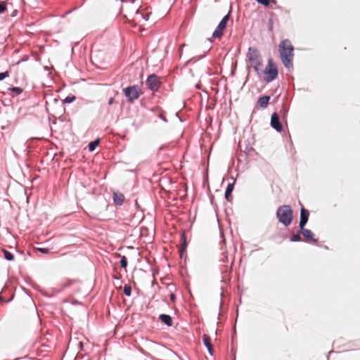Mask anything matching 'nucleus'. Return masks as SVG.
Returning <instances> with one entry per match:
<instances>
[{
  "instance_id": "f257e3e1",
  "label": "nucleus",
  "mask_w": 360,
  "mask_h": 360,
  "mask_svg": "<svg viewBox=\"0 0 360 360\" xmlns=\"http://www.w3.org/2000/svg\"><path fill=\"white\" fill-rule=\"evenodd\" d=\"M281 60L287 69L293 67L294 47L289 39H283L278 46Z\"/></svg>"
},
{
  "instance_id": "f03ea898",
  "label": "nucleus",
  "mask_w": 360,
  "mask_h": 360,
  "mask_svg": "<svg viewBox=\"0 0 360 360\" xmlns=\"http://www.w3.org/2000/svg\"><path fill=\"white\" fill-rule=\"evenodd\" d=\"M276 214L278 222L284 226H288L291 224L293 219V210L290 205H283L279 206Z\"/></svg>"
},
{
  "instance_id": "7ed1b4c3",
  "label": "nucleus",
  "mask_w": 360,
  "mask_h": 360,
  "mask_svg": "<svg viewBox=\"0 0 360 360\" xmlns=\"http://www.w3.org/2000/svg\"><path fill=\"white\" fill-rule=\"evenodd\" d=\"M264 81L267 83L275 80L278 75V68L272 58H269L267 65L264 70Z\"/></svg>"
},
{
  "instance_id": "20e7f679",
  "label": "nucleus",
  "mask_w": 360,
  "mask_h": 360,
  "mask_svg": "<svg viewBox=\"0 0 360 360\" xmlns=\"http://www.w3.org/2000/svg\"><path fill=\"white\" fill-rule=\"evenodd\" d=\"M122 91L127 101L130 103H133L141 94V91L139 90L137 85L127 86L122 89Z\"/></svg>"
},
{
  "instance_id": "39448f33",
  "label": "nucleus",
  "mask_w": 360,
  "mask_h": 360,
  "mask_svg": "<svg viewBox=\"0 0 360 360\" xmlns=\"http://www.w3.org/2000/svg\"><path fill=\"white\" fill-rule=\"evenodd\" d=\"M146 84L149 90L157 91L160 86L161 82L158 76L153 73L148 76Z\"/></svg>"
},
{
  "instance_id": "423d86ee",
  "label": "nucleus",
  "mask_w": 360,
  "mask_h": 360,
  "mask_svg": "<svg viewBox=\"0 0 360 360\" xmlns=\"http://www.w3.org/2000/svg\"><path fill=\"white\" fill-rule=\"evenodd\" d=\"M247 57L248 58L249 61L253 63V64L258 62H262L261 55L258 49L255 46H250L248 48Z\"/></svg>"
},
{
  "instance_id": "0eeeda50",
  "label": "nucleus",
  "mask_w": 360,
  "mask_h": 360,
  "mask_svg": "<svg viewBox=\"0 0 360 360\" xmlns=\"http://www.w3.org/2000/svg\"><path fill=\"white\" fill-rule=\"evenodd\" d=\"M300 229V233L303 236V241L306 243H316L318 241V239L315 238V235L313 232L307 229L302 228Z\"/></svg>"
},
{
  "instance_id": "6e6552de",
  "label": "nucleus",
  "mask_w": 360,
  "mask_h": 360,
  "mask_svg": "<svg viewBox=\"0 0 360 360\" xmlns=\"http://www.w3.org/2000/svg\"><path fill=\"white\" fill-rule=\"evenodd\" d=\"M271 127L276 131L281 132L283 131V125L280 122L279 115L276 112H273L271 117Z\"/></svg>"
},
{
  "instance_id": "1a4fd4ad",
  "label": "nucleus",
  "mask_w": 360,
  "mask_h": 360,
  "mask_svg": "<svg viewBox=\"0 0 360 360\" xmlns=\"http://www.w3.org/2000/svg\"><path fill=\"white\" fill-rule=\"evenodd\" d=\"M300 204L301 205L300 209V221H299V229L304 228L307 225L309 217V212L308 210L305 209L301 202H300Z\"/></svg>"
},
{
  "instance_id": "9d476101",
  "label": "nucleus",
  "mask_w": 360,
  "mask_h": 360,
  "mask_svg": "<svg viewBox=\"0 0 360 360\" xmlns=\"http://www.w3.org/2000/svg\"><path fill=\"white\" fill-rule=\"evenodd\" d=\"M125 197L124 195L119 191H113L112 193V200L113 202L117 206H121L124 201Z\"/></svg>"
},
{
  "instance_id": "9b49d317",
  "label": "nucleus",
  "mask_w": 360,
  "mask_h": 360,
  "mask_svg": "<svg viewBox=\"0 0 360 360\" xmlns=\"http://www.w3.org/2000/svg\"><path fill=\"white\" fill-rule=\"evenodd\" d=\"M270 99L271 96L268 95L259 96L257 101V107L262 109L266 108L269 103Z\"/></svg>"
},
{
  "instance_id": "f8f14e48",
  "label": "nucleus",
  "mask_w": 360,
  "mask_h": 360,
  "mask_svg": "<svg viewBox=\"0 0 360 360\" xmlns=\"http://www.w3.org/2000/svg\"><path fill=\"white\" fill-rule=\"evenodd\" d=\"M202 342H203L204 345L205 346V347L207 348L209 354L211 356H212L214 354V349H213V347H212V345L211 342L210 337L208 335L204 334L202 335Z\"/></svg>"
},
{
  "instance_id": "ddd939ff",
  "label": "nucleus",
  "mask_w": 360,
  "mask_h": 360,
  "mask_svg": "<svg viewBox=\"0 0 360 360\" xmlns=\"http://www.w3.org/2000/svg\"><path fill=\"white\" fill-rule=\"evenodd\" d=\"M159 319L162 323H163L167 326H172L173 324L172 318L170 315L161 314L159 316Z\"/></svg>"
},
{
  "instance_id": "4468645a",
  "label": "nucleus",
  "mask_w": 360,
  "mask_h": 360,
  "mask_svg": "<svg viewBox=\"0 0 360 360\" xmlns=\"http://www.w3.org/2000/svg\"><path fill=\"white\" fill-rule=\"evenodd\" d=\"M231 269H232V267H231V266H229V265H224L221 269V274L223 275L221 276V283H226V274H230L231 272Z\"/></svg>"
},
{
  "instance_id": "2eb2a0df",
  "label": "nucleus",
  "mask_w": 360,
  "mask_h": 360,
  "mask_svg": "<svg viewBox=\"0 0 360 360\" xmlns=\"http://www.w3.org/2000/svg\"><path fill=\"white\" fill-rule=\"evenodd\" d=\"M181 240L182 242V247L179 250V255L181 257H183L184 253L187 248L186 236L185 232L181 234Z\"/></svg>"
},
{
  "instance_id": "dca6fc26",
  "label": "nucleus",
  "mask_w": 360,
  "mask_h": 360,
  "mask_svg": "<svg viewBox=\"0 0 360 360\" xmlns=\"http://www.w3.org/2000/svg\"><path fill=\"white\" fill-rule=\"evenodd\" d=\"M233 188H234L233 183H232V184L229 183L226 188L225 193H224V197L226 199V200L229 202L231 201L230 197L231 196V193L233 191Z\"/></svg>"
},
{
  "instance_id": "f3484780",
  "label": "nucleus",
  "mask_w": 360,
  "mask_h": 360,
  "mask_svg": "<svg viewBox=\"0 0 360 360\" xmlns=\"http://www.w3.org/2000/svg\"><path fill=\"white\" fill-rule=\"evenodd\" d=\"M230 13H231V9L229 10V13L222 18V19L220 20L219 23L218 24V26L226 30V28L227 27L228 21L229 20V18H230Z\"/></svg>"
},
{
  "instance_id": "a211bd4d",
  "label": "nucleus",
  "mask_w": 360,
  "mask_h": 360,
  "mask_svg": "<svg viewBox=\"0 0 360 360\" xmlns=\"http://www.w3.org/2000/svg\"><path fill=\"white\" fill-rule=\"evenodd\" d=\"M230 13H231V9L229 10V13L222 18V19L220 20L219 23L218 24V26L226 30V28L227 27L228 21L229 20V18H230Z\"/></svg>"
},
{
  "instance_id": "6ab92c4d",
  "label": "nucleus",
  "mask_w": 360,
  "mask_h": 360,
  "mask_svg": "<svg viewBox=\"0 0 360 360\" xmlns=\"http://www.w3.org/2000/svg\"><path fill=\"white\" fill-rule=\"evenodd\" d=\"M224 30H225L224 28L217 25L212 33V37L221 39L224 34Z\"/></svg>"
},
{
  "instance_id": "aec40b11",
  "label": "nucleus",
  "mask_w": 360,
  "mask_h": 360,
  "mask_svg": "<svg viewBox=\"0 0 360 360\" xmlns=\"http://www.w3.org/2000/svg\"><path fill=\"white\" fill-rule=\"evenodd\" d=\"M99 143H100L99 139H96L89 142L87 146L89 151L93 152L96 148V147L98 146Z\"/></svg>"
},
{
  "instance_id": "412c9836",
  "label": "nucleus",
  "mask_w": 360,
  "mask_h": 360,
  "mask_svg": "<svg viewBox=\"0 0 360 360\" xmlns=\"http://www.w3.org/2000/svg\"><path fill=\"white\" fill-rule=\"evenodd\" d=\"M301 236H302V235L300 233V229H299V230L297 231V232L296 233L292 235L290 237V241L292 242V243L300 242V241H302Z\"/></svg>"
},
{
  "instance_id": "4be33fe9",
  "label": "nucleus",
  "mask_w": 360,
  "mask_h": 360,
  "mask_svg": "<svg viewBox=\"0 0 360 360\" xmlns=\"http://www.w3.org/2000/svg\"><path fill=\"white\" fill-rule=\"evenodd\" d=\"M2 252L4 254V257L6 260L13 261L14 259V255L11 252H10L6 249H3Z\"/></svg>"
},
{
  "instance_id": "5701e85b",
  "label": "nucleus",
  "mask_w": 360,
  "mask_h": 360,
  "mask_svg": "<svg viewBox=\"0 0 360 360\" xmlns=\"http://www.w3.org/2000/svg\"><path fill=\"white\" fill-rule=\"evenodd\" d=\"M7 89L17 96L21 94L23 91L22 88L19 86H10Z\"/></svg>"
},
{
  "instance_id": "b1692460",
  "label": "nucleus",
  "mask_w": 360,
  "mask_h": 360,
  "mask_svg": "<svg viewBox=\"0 0 360 360\" xmlns=\"http://www.w3.org/2000/svg\"><path fill=\"white\" fill-rule=\"evenodd\" d=\"M118 257H120V266L122 268H124L125 269L127 266V264H128V262H127V258L126 256L123 255L122 256L120 254H117Z\"/></svg>"
},
{
  "instance_id": "393cba45",
  "label": "nucleus",
  "mask_w": 360,
  "mask_h": 360,
  "mask_svg": "<svg viewBox=\"0 0 360 360\" xmlns=\"http://www.w3.org/2000/svg\"><path fill=\"white\" fill-rule=\"evenodd\" d=\"M288 112V109L286 108L284 104H283L278 115H281L283 119H285L287 117Z\"/></svg>"
},
{
  "instance_id": "a878e982",
  "label": "nucleus",
  "mask_w": 360,
  "mask_h": 360,
  "mask_svg": "<svg viewBox=\"0 0 360 360\" xmlns=\"http://www.w3.org/2000/svg\"><path fill=\"white\" fill-rule=\"evenodd\" d=\"M123 292L124 294L129 297L131 295V287L129 284H125L123 288Z\"/></svg>"
},
{
  "instance_id": "bb28decb",
  "label": "nucleus",
  "mask_w": 360,
  "mask_h": 360,
  "mask_svg": "<svg viewBox=\"0 0 360 360\" xmlns=\"http://www.w3.org/2000/svg\"><path fill=\"white\" fill-rule=\"evenodd\" d=\"M76 100V96H74V95H68L67 96L64 100H63V103H71L72 102H74Z\"/></svg>"
},
{
  "instance_id": "cd10ccee",
  "label": "nucleus",
  "mask_w": 360,
  "mask_h": 360,
  "mask_svg": "<svg viewBox=\"0 0 360 360\" xmlns=\"http://www.w3.org/2000/svg\"><path fill=\"white\" fill-rule=\"evenodd\" d=\"M263 65V62H258L255 64H252V68L255 72L257 73L258 75H259V67Z\"/></svg>"
},
{
  "instance_id": "c85d7f7f",
  "label": "nucleus",
  "mask_w": 360,
  "mask_h": 360,
  "mask_svg": "<svg viewBox=\"0 0 360 360\" xmlns=\"http://www.w3.org/2000/svg\"><path fill=\"white\" fill-rule=\"evenodd\" d=\"M7 10L6 3L0 1V14L4 13Z\"/></svg>"
},
{
  "instance_id": "c756f323",
  "label": "nucleus",
  "mask_w": 360,
  "mask_h": 360,
  "mask_svg": "<svg viewBox=\"0 0 360 360\" xmlns=\"http://www.w3.org/2000/svg\"><path fill=\"white\" fill-rule=\"evenodd\" d=\"M256 1L265 7L269 6L271 4L270 0H256Z\"/></svg>"
},
{
  "instance_id": "7c9ffc66",
  "label": "nucleus",
  "mask_w": 360,
  "mask_h": 360,
  "mask_svg": "<svg viewBox=\"0 0 360 360\" xmlns=\"http://www.w3.org/2000/svg\"><path fill=\"white\" fill-rule=\"evenodd\" d=\"M9 73L8 71L0 72V82L8 77Z\"/></svg>"
},
{
  "instance_id": "2f4dec72",
  "label": "nucleus",
  "mask_w": 360,
  "mask_h": 360,
  "mask_svg": "<svg viewBox=\"0 0 360 360\" xmlns=\"http://www.w3.org/2000/svg\"><path fill=\"white\" fill-rule=\"evenodd\" d=\"M37 250L44 255L48 254L50 252V250L46 248H38Z\"/></svg>"
},
{
  "instance_id": "473e14b6",
  "label": "nucleus",
  "mask_w": 360,
  "mask_h": 360,
  "mask_svg": "<svg viewBox=\"0 0 360 360\" xmlns=\"http://www.w3.org/2000/svg\"><path fill=\"white\" fill-rule=\"evenodd\" d=\"M29 56L28 55H25L20 60H19L17 63H16V65H19L21 63H23V62H26L29 60Z\"/></svg>"
},
{
  "instance_id": "72a5a7b5",
  "label": "nucleus",
  "mask_w": 360,
  "mask_h": 360,
  "mask_svg": "<svg viewBox=\"0 0 360 360\" xmlns=\"http://www.w3.org/2000/svg\"><path fill=\"white\" fill-rule=\"evenodd\" d=\"M205 57V55H201V56H195L193 58H192L191 59V61H193L194 63L204 58Z\"/></svg>"
},
{
  "instance_id": "f704fd0d",
  "label": "nucleus",
  "mask_w": 360,
  "mask_h": 360,
  "mask_svg": "<svg viewBox=\"0 0 360 360\" xmlns=\"http://www.w3.org/2000/svg\"><path fill=\"white\" fill-rule=\"evenodd\" d=\"M72 281H68L65 283H64L63 284H62L61 285V290L65 288H68L69 287L71 284H72Z\"/></svg>"
},
{
  "instance_id": "c9c22d12",
  "label": "nucleus",
  "mask_w": 360,
  "mask_h": 360,
  "mask_svg": "<svg viewBox=\"0 0 360 360\" xmlns=\"http://www.w3.org/2000/svg\"><path fill=\"white\" fill-rule=\"evenodd\" d=\"M268 28L269 30H272L273 29V22L271 19H269V20Z\"/></svg>"
},
{
  "instance_id": "e433bc0d",
  "label": "nucleus",
  "mask_w": 360,
  "mask_h": 360,
  "mask_svg": "<svg viewBox=\"0 0 360 360\" xmlns=\"http://www.w3.org/2000/svg\"><path fill=\"white\" fill-rule=\"evenodd\" d=\"M158 117L160 118L162 121H164L165 122H167V120L166 118V117L162 114H160L158 115Z\"/></svg>"
},
{
  "instance_id": "4c0bfd02",
  "label": "nucleus",
  "mask_w": 360,
  "mask_h": 360,
  "mask_svg": "<svg viewBox=\"0 0 360 360\" xmlns=\"http://www.w3.org/2000/svg\"><path fill=\"white\" fill-rule=\"evenodd\" d=\"M115 102V98L113 97H110L109 99H108V105H112Z\"/></svg>"
},
{
  "instance_id": "58836bf2",
  "label": "nucleus",
  "mask_w": 360,
  "mask_h": 360,
  "mask_svg": "<svg viewBox=\"0 0 360 360\" xmlns=\"http://www.w3.org/2000/svg\"><path fill=\"white\" fill-rule=\"evenodd\" d=\"M169 298L172 302H174L176 300V295L174 293H171L169 295Z\"/></svg>"
},
{
  "instance_id": "ea45409f",
  "label": "nucleus",
  "mask_w": 360,
  "mask_h": 360,
  "mask_svg": "<svg viewBox=\"0 0 360 360\" xmlns=\"http://www.w3.org/2000/svg\"><path fill=\"white\" fill-rule=\"evenodd\" d=\"M221 261L222 262H224V263H225V262H228V257H227V255H224V257H223V259H221Z\"/></svg>"
},
{
  "instance_id": "a19ab883",
  "label": "nucleus",
  "mask_w": 360,
  "mask_h": 360,
  "mask_svg": "<svg viewBox=\"0 0 360 360\" xmlns=\"http://www.w3.org/2000/svg\"><path fill=\"white\" fill-rule=\"evenodd\" d=\"M16 13H18V11L17 10H14L12 13V15L11 16L14 17L15 16Z\"/></svg>"
},
{
  "instance_id": "79ce46f5",
  "label": "nucleus",
  "mask_w": 360,
  "mask_h": 360,
  "mask_svg": "<svg viewBox=\"0 0 360 360\" xmlns=\"http://www.w3.org/2000/svg\"><path fill=\"white\" fill-rule=\"evenodd\" d=\"M79 346L80 347L81 349H83V347H84V345H83V342H79Z\"/></svg>"
},
{
  "instance_id": "37998d69",
  "label": "nucleus",
  "mask_w": 360,
  "mask_h": 360,
  "mask_svg": "<svg viewBox=\"0 0 360 360\" xmlns=\"http://www.w3.org/2000/svg\"><path fill=\"white\" fill-rule=\"evenodd\" d=\"M271 3L274 4H276V0H270Z\"/></svg>"
},
{
  "instance_id": "c03bdc74",
  "label": "nucleus",
  "mask_w": 360,
  "mask_h": 360,
  "mask_svg": "<svg viewBox=\"0 0 360 360\" xmlns=\"http://www.w3.org/2000/svg\"><path fill=\"white\" fill-rule=\"evenodd\" d=\"M176 117H179V120H180V121H181V122H182V120H181V118L179 117L178 112H176Z\"/></svg>"
},
{
  "instance_id": "a18cd8bd",
  "label": "nucleus",
  "mask_w": 360,
  "mask_h": 360,
  "mask_svg": "<svg viewBox=\"0 0 360 360\" xmlns=\"http://www.w3.org/2000/svg\"><path fill=\"white\" fill-rule=\"evenodd\" d=\"M250 150H254L253 148H252V147L250 148Z\"/></svg>"
},
{
  "instance_id": "49530a36",
  "label": "nucleus",
  "mask_w": 360,
  "mask_h": 360,
  "mask_svg": "<svg viewBox=\"0 0 360 360\" xmlns=\"http://www.w3.org/2000/svg\"><path fill=\"white\" fill-rule=\"evenodd\" d=\"M0 93H1V94H5L4 91H0Z\"/></svg>"
},
{
  "instance_id": "de8ad7c7",
  "label": "nucleus",
  "mask_w": 360,
  "mask_h": 360,
  "mask_svg": "<svg viewBox=\"0 0 360 360\" xmlns=\"http://www.w3.org/2000/svg\"><path fill=\"white\" fill-rule=\"evenodd\" d=\"M222 295H223V294H222V292H221V293H220V297H222Z\"/></svg>"
},
{
  "instance_id": "09e8293b",
  "label": "nucleus",
  "mask_w": 360,
  "mask_h": 360,
  "mask_svg": "<svg viewBox=\"0 0 360 360\" xmlns=\"http://www.w3.org/2000/svg\"><path fill=\"white\" fill-rule=\"evenodd\" d=\"M121 1H122V2H123V1H124V0H121Z\"/></svg>"
}]
</instances>
